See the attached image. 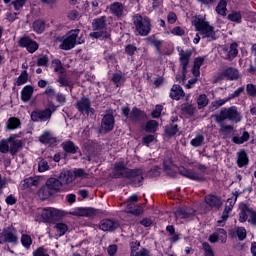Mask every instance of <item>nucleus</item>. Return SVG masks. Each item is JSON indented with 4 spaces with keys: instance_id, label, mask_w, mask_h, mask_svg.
I'll return each mask as SVG.
<instances>
[{
    "instance_id": "nucleus-46",
    "label": "nucleus",
    "mask_w": 256,
    "mask_h": 256,
    "mask_svg": "<svg viewBox=\"0 0 256 256\" xmlns=\"http://www.w3.org/2000/svg\"><path fill=\"white\" fill-rule=\"evenodd\" d=\"M21 125V121L15 117L9 118L7 122V129H17Z\"/></svg>"
},
{
    "instance_id": "nucleus-52",
    "label": "nucleus",
    "mask_w": 256,
    "mask_h": 256,
    "mask_svg": "<svg viewBox=\"0 0 256 256\" xmlns=\"http://www.w3.org/2000/svg\"><path fill=\"white\" fill-rule=\"evenodd\" d=\"M56 229H57V233L60 235V237H62V235H65V233H67V231L69 230V228L67 227V225L65 223H57Z\"/></svg>"
},
{
    "instance_id": "nucleus-59",
    "label": "nucleus",
    "mask_w": 256,
    "mask_h": 256,
    "mask_svg": "<svg viewBox=\"0 0 256 256\" xmlns=\"http://www.w3.org/2000/svg\"><path fill=\"white\" fill-rule=\"evenodd\" d=\"M47 63H49V57L47 56H41L37 59L38 67H45L47 66Z\"/></svg>"
},
{
    "instance_id": "nucleus-2",
    "label": "nucleus",
    "mask_w": 256,
    "mask_h": 256,
    "mask_svg": "<svg viewBox=\"0 0 256 256\" xmlns=\"http://www.w3.org/2000/svg\"><path fill=\"white\" fill-rule=\"evenodd\" d=\"M216 123H224V121H232L233 123H241L243 116L236 106L221 108L219 114L211 116Z\"/></svg>"
},
{
    "instance_id": "nucleus-47",
    "label": "nucleus",
    "mask_w": 256,
    "mask_h": 256,
    "mask_svg": "<svg viewBox=\"0 0 256 256\" xmlns=\"http://www.w3.org/2000/svg\"><path fill=\"white\" fill-rule=\"evenodd\" d=\"M216 236L218 237L219 241L225 243L227 241V231L223 228H218L215 232Z\"/></svg>"
},
{
    "instance_id": "nucleus-11",
    "label": "nucleus",
    "mask_w": 256,
    "mask_h": 256,
    "mask_svg": "<svg viewBox=\"0 0 256 256\" xmlns=\"http://www.w3.org/2000/svg\"><path fill=\"white\" fill-rule=\"evenodd\" d=\"M18 45L20 47H26L29 53H35L39 49V44L27 36L20 38Z\"/></svg>"
},
{
    "instance_id": "nucleus-48",
    "label": "nucleus",
    "mask_w": 256,
    "mask_h": 256,
    "mask_svg": "<svg viewBox=\"0 0 256 256\" xmlns=\"http://www.w3.org/2000/svg\"><path fill=\"white\" fill-rule=\"evenodd\" d=\"M21 243L23 247H25L26 249H29L33 243V240L31 239V236L27 234H23L21 237Z\"/></svg>"
},
{
    "instance_id": "nucleus-34",
    "label": "nucleus",
    "mask_w": 256,
    "mask_h": 256,
    "mask_svg": "<svg viewBox=\"0 0 256 256\" xmlns=\"http://www.w3.org/2000/svg\"><path fill=\"white\" fill-rule=\"evenodd\" d=\"M139 245H140L139 242H136V246H131L132 251L130 256H148L149 255V252L145 248L137 252V250L139 249Z\"/></svg>"
},
{
    "instance_id": "nucleus-40",
    "label": "nucleus",
    "mask_w": 256,
    "mask_h": 256,
    "mask_svg": "<svg viewBox=\"0 0 256 256\" xmlns=\"http://www.w3.org/2000/svg\"><path fill=\"white\" fill-rule=\"evenodd\" d=\"M165 133L169 137H173V135H177V133H179V128H178L177 124H170V125L166 126Z\"/></svg>"
},
{
    "instance_id": "nucleus-8",
    "label": "nucleus",
    "mask_w": 256,
    "mask_h": 256,
    "mask_svg": "<svg viewBox=\"0 0 256 256\" xmlns=\"http://www.w3.org/2000/svg\"><path fill=\"white\" fill-rule=\"evenodd\" d=\"M79 31V29L71 30L63 40L60 48H62L64 51H70V49H73L75 45H77V37H79Z\"/></svg>"
},
{
    "instance_id": "nucleus-21",
    "label": "nucleus",
    "mask_w": 256,
    "mask_h": 256,
    "mask_svg": "<svg viewBox=\"0 0 256 256\" xmlns=\"http://www.w3.org/2000/svg\"><path fill=\"white\" fill-rule=\"evenodd\" d=\"M205 203L209 205L212 209H219L221 205H223V202L221 201V198L219 196L215 195H207L205 197Z\"/></svg>"
},
{
    "instance_id": "nucleus-12",
    "label": "nucleus",
    "mask_w": 256,
    "mask_h": 256,
    "mask_svg": "<svg viewBox=\"0 0 256 256\" xmlns=\"http://www.w3.org/2000/svg\"><path fill=\"white\" fill-rule=\"evenodd\" d=\"M178 171L180 175L187 177V179H191L192 181H205V177H203L202 174L194 172L185 167H180Z\"/></svg>"
},
{
    "instance_id": "nucleus-24",
    "label": "nucleus",
    "mask_w": 256,
    "mask_h": 256,
    "mask_svg": "<svg viewBox=\"0 0 256 256\" xmlns=\"http://www.w3.org/2000/svg\"><path fill=\"white\" fill-rule=\"evenodd\" d=\"M170 97L175 101H179L181 97H185V92L181 86L174 84L170 90Z\"/></svg>"
},
{
    "instance_id": "nucleus-28",
    "label": "nucleus",
    "mask_w": 256,
    "mask_h": 256,
    "mask_svg": "<svg viewBox=\"0 0 256 256\" xmlns=\"http://www.w3.org/2000/svg\"><path fill=\"white\" fill-rule=\"evenodd\" d=\"M31 97H33V86H25L21 92L22 101H24V103H27V101L31 100Z\"/></svg>"
},
{
    "instance_id": "nucleus-20",
    "label": "nucleus",
    "mask_w": 256,
    "mask_h": 256,
    "mask_svg": "<svg viewBox=\"0 0 256 256\" xmlns=\"http://www.w3.org/2000/svg\"><path fill=\"white\" fill-rule=\"evenodd\" d=\"M100 229L102 231H115V229H119V222L110 219H104L100 222Z\"/></svg>"
},
{
    "instance_id": "nucleus-60",
    "label": "nucleus",
    "mask_w": 256,
    "mask_h": 256,
    "mask_svg": "<svg viewBox=\"0 0 256 256\" xmlns=\"http://www.w3.org/2000/svg\"><path fill=\"white\" fill-rule=\"evenodd\" d=\"M131 205L133 204H128V213H131V215H136V216H139L141 215V213H143V209L141 207H137L136 209H131Z\"/></svg>"
},
{
    "instance_id": "nucleus-30",
    "label": "nucleus",
    "mask_w": 256,
    "mask_h": 256,
    "mask_svg": "<svg viewBox=\"0 0 256 256\" xmlns=\"http://www.w3.org/2000/svg\"><path fill=\"white\" fill-rule=\"evenodd\" d=\"M237 155L238 167H245V165L249 164V158L247 157V152H245V150H241L240 152L237 153Z\"/></svg>"
},
{
    "instance_id": "nucleus-64",
    "label": "nucleus",
    "mask_w": 256,
    "mask_h": 256,
    "mask_svg": "<svg viewBox=\"0 0 256 256\" xmlns=\"http://www.w3.org/2000/svg\"><path fill=\"white\" fill-rule=\"evenodd\" d=\"M33 256H49V254L45 252V249L40 247L33 252Z\"/></svg>"
},
{
    "instance_id": "nucleus-26",
    "label": "nucleus",
    "mask_w": 256,
    "mask_h": 256,
    "mask_svg": "<svg viewBox=\"0 0 256 256\" xmlns=\"http://www.w3.org/2000/svg\"><path fill=\"white\" fill-rule=\"evenodd\" d=\"M46 186L53 192L57 193V191H60V189L63 187L59 181V179L56 178H49L46 182Z\"/></svg>"
},
{
    "instance_id": "nucleus-63",
    "label": "nucleus",
    "mask_w": 256,
    "mask_h": 256,
    "mask_svg": "<svg viewBox=\"0 0 256 256\" xmlns=\"http://www.w3.org/2000/svg\"><path fill=\"white\" fill-rule=\"evenodd\" d=\"M173 35H178L179 37H183L185 35V30L179 26H176L172 29Z\"/></svg>"
},
{
    "instance_id": "nucleus-15",
    "label": "nucleus",
    "mask_w": 256,
    "mask_h": 256,
    "mask_svg": "<svg viewBox=\"0 0 256 256\" xmlns=\"http://www.w3.org/2000/svg\"><path fill=\"white\" fill-rule=\"evenodd\" d=\"M176 219H189L195 217V210L189 207L178 208L175 211Z\"/></svg>"
},
{
    "instance_id": "nucleus-53",
    "label": "nucleus",
    "mask_w": 256,
    "mask_h": 256,
    "mask_svg": "<svg viewBox=\"0 0 256 256\" xmlns=\"http://www.w3.org/2000/svg\"><path fill=\"white\" fill-rule=\"evenodd\" d=\"M0 153H9V138L0 142Z\"/></svg>"
},
{
    "instance_id": "nucleus-38",
    "label": "nucleus",
    "mask_w": 256,
    "mask_h": 256,
    "mask_svg": "<svg viewBox=\"0 0 256 256\" xmlns=\"http://www.w3.org/2000/svg\"><path fill=\"white\" fill-rule=\"evenodd\" d=\"M198 109H203V107H207L209 105V98L207 95L201 94L197 98Z\"/></svg>"
},
{
    "instance_id": "nucleus-10",
    "label": "nucleus",
    "mask_w": 256,
    "mask_h": 256,
    "mask_svg": "<svg viewBox=\"0 0 256 256\" xmlns=\"http://www.w3.org/2000/svg\"><path fill=\"white\" fill-rule=\"evenodd\" d=\"M76 109L79 113H85L86 115H95V109L91 107V100L87 97H82L76 103Z\"/></svg>"
},
{
    "instance_id": "nucleus-7",
    "label": "nucleus",
    "mask_w": 256,
    "mask_h": 256,
    "mask_svg": "<svg viewBox=\"0 0 256 256\" xmlns=\"http://www.w3.org/2000/svg\"><path fill=\"white\" fill-rule=\"evenodd\" d=\"M63 217V211L55 208H44L41 212V221L43 223H53Z\"/></svg>"
},
{
    "instance_id": "nucleus-22",
    "label": "nucleus",
    "mask_w": 256,
    "mask_h": 256,
    "mask_svg": "<svg viewBox=\"0 0 256 256\" xmlns=\"http://www.w3.org/2000/svg\"><path fill=\"white\" fill-rule=\"evenodd\" d=\"M125 6L121 2H114L110 5V13L115 17H123Z\"/></svg>"
},
{
    "instance_id": "nucleus-17",
    "label": "nucleus",
    "mask_w": 256,
    "mask_h": 256,
    "mask_svg": "<svg viewBox=\"0 0 256 256\" xmlns=\"http://www.w3.org/2000/svg\"><path fill=\"white\" fill-rule=\"evenodd\" d=\"M237 43H232L229 48H223L224 59L228 61H233L235 57L239 54V50H237Z\"/></svg>"
},
{
    "instance_id": "nucleus-45",
    "label": "nucleus",
    "mask_w": 256,
    "mask_h": 256,
    "mask_svg": "<svg viewBox=\"0 0 256 256\" xmlns=\"http://www.w3.org/2000/svg\"><path fill=\"white\" fill-rule=\"evenodd\" d=\"M205 141L203 134H198L194 139L191 140L190 144L192 147H201Z\"/></svg>"
},
{
    "instance_id": "nucleus-32",
    "label": "nucleus",
    "mask_w": 256,
    "mask_h": 256,
    "mask_svg": "<svg viewBox=\"0 0 256 256\" xmlns=\"http://www.w3.org/2000/svg\"><path fill=\"white\" fill-rule=\"evenodd\" d=\"M230 98H224V99H219L216 101L211 102L210 106H209V111H217V109H219V107H223V105H225V103L229 102Z\"/></svg>"
},
{
    "instance_id": "nucleus-57",
    "label": "nucleus",
    "mask_w": 256,
    "mask_h": 256,
    "mask_svg": "<svg viewBox=\"0 0 256 256\" xmlns=\"http://www.w3.org/2000/svg\"><path fill=\"white\" fill-rule=\"evenodd\" d=\"M202 247H203L205 256H215L213 254V249L211 248V245H209V243L207 242L202 243Z\"/></svg>"
},
{
    "instance_id": "nucleus-42",
    "label": "nucleus",
    "mask_w": 256,
    "mask_h": 256,
    "mask_svg": "<svg viewBox=\"0 0 256 256\" xmlns=\"http://www.w3.org/2000/svg\"><path fill=\"white\" fill-rule=\"evenodd\" d=\"M157 127H159V123L155 120H150L145 126V131H147V133H155V131H157Z\"/></svg>"
},
{
    "instance_id": "nucleus-58",
    "label": "nucleus",
    "mask_w": 256,
    "mask_h": 256,
    "mask_svg": "<svg viewBox=\"0 0 256 256\" xmlns=\"http://www.w3.org/2000/svg\"><path fill=\"white\" fill-rule=\"evenodd\" d=\"M55 73H60V75H63L65 73V68H63V65L61 64L60 60H55Z\"/></svg>"
},
{
    "instance_id": "nucleus-25",
    "label": "nucleus",
    "mask_w": 256,
    "mask_h": 256,
    "mask_svg": "<svg viewBox=\"0 0 256 256\" xmlns=\"http://www.w3.org/2000/svg\"><path fill=\"white\" fill-rule=\"evenodd\" d=\"M182 115H189V117H193L195 115V111H197V107L194 104L189 102L183 103L181 105Z\"/></svg>"
},
{
    "instance_id": "nucleus-55",
    "label": "nucleus",
    "mask_w": 256,
    "mask_h": 256,
    "mask_svg": "<svg viewBox=\"0 0 256 256\" xmlns=\"http://www.w3.org/2000/svg\"><path fill=\"white\" fill-rule=\"evenodd\" d=\"M25 3H27V0H15L12 2V5L15 11H20L25 6Z\"/></svg>"
},
{
    "instance_id": "nucleus-18",
    "label": "nucleus",
    "mask_w": 256,
    "mask_h": 256,
    "mask_svg": "<svg viewBox=\"0 0 256 256\" xmlns=\"http://www.w3.org/2000/svg\"><path fill=\"white\" fill-rule=\"evenodd\" d=\"M23 148V141L15 139V137H9V153L15 155L19 153L20 149Z\"/></svg>"
},
{
    "instance_id": "nucleus-61",
    "label": "nucleus",
    "mask_w": 256,
    "mask_h": 256,
    "mask_svg": "<svg viewBox=\"0 0 256 256\" xmlns=\"http://www.w3.org/2000/svg\"><path fill=\"white\" fill-rule=\"evenodd\" d=\"M161 111H163L162 105H156L155 109L152 112V117L154 119H158V117H161Z\"/></svg>"
},
{
    "instance_id": "nucleus-5",
    "label": "nucleus",
    "mask_w": 256,
    "mask_h": 256,
    "mask_svg": "<svg viewBox=\"0 0 256 256\" xmlns=\"http://www.w3.org/2000/svg\"><path fill=\"white\" fill-rule=\"evenodd\" d=\"M194 26L196 31H199L200 35L212 39L215 41V28L205 21V18L198 17L194 20Z\"/></svg>"
},
{
    "instance_id": "nucleus-49",
    "label": "nucleus",
    "mask_w": 256,
    "mask_h": 256,
    "mask_svg": "<svg viewBox=\"0 0 256 256\" xmlns=\"http://www.w3.org/2000/svg\"><path fill=\"white\" fill-rule=\"evenodd\" d=\"M38 171L39 173H45V171H49V163L47 162V160L41 158L38 163Z\"/></svg>"
},
{
    "instance_id": "nucleus-35",
    "label": "nucleus",
    "mask_w": 256,
    "mask_h": 256,
    "mask_svg": "<svg viewBox=\"0 0 256 256\" xmlns=\"http://www.w3.org/2000/svg\"><path fill=\"white\" fill-rule=\"evenodd\" d=\"M63 149L66 153H72L74 155L75 153H77L79 147L75 146V143H73V141H67L63 144Z\"/></svg>"
},
{
    "instance_id": "nucleus-51",
    "label": "nucleus",
    "mask_w": 256,
    "mask_h": 256,
    "mask_svg": "<svg viewBox=\"0 0 256 256\" xmlns=\"http://www.w3.org/2000/svg\"><path fill=\"white\" fill-rule=\"evenodd\" d=\"M236 235L239 241H245V239H247V230H245L244 227H238L236 229Z\"/></svg>"
},
{
    "instance_id": "nucleus-43",
    "label": "nucleus",
    "mask_w": 256,
    "mask_h": 256,
    "mask_svg": "<svg viewBox=\"0 0 256 256\" xmlns=\"http://www.w3.org/2000/svg\"><path fill=\"white\" fill-rule=\"evenodd\" d=\"M29 79V74H27V71L24 70L21 72L20 76L16 80L17 87H20V85H25Z\"/></svg>"
},
{
    "instance_id": "nucleus-3",
    "label": "nucleus",
    "mask_w": 256,
    "mask_h": 256,
    "mask_svg": "<svg viewBox=\"0 0 256 256\" xmlns=\"http://www.w3.org/2000/svg\"><path fill=\"white\" fill-rule=\"evenodd\" d=\"M106 27L107 21L105 16L95 19L92 23L94 32L90 33V37H94V39H109V37H111V32L108 31Z\"/></svg>"
},
{
    "instance_id": "nucleus-9",
    "label": "nucleus",
    "mask_w": 256,
    "mask_h": 256,
    "mask_svg": "<svg viewBox=\"0 0 256 256\" xmlns=\"http://www.w3.org/2000/svg\"><path fill=\"white\" fill-rule=\"evenodd\" d=\"M115 128V116L108 113L105 114L101 120L100 133H111Z\"/></svg>"
},
{
    "instance_id": "nucleus-1",
    "label": "nucleus",
    "mask_w": 256,
    "mask_h": 256,
    "mask_svg": "<svg viewBox=\"0 0 256 256\" xmlns=\"http://www.w3.org/2000/svg\"><path fill=\"white\" fill-rule=\"evenodd\" d=\"M112 173L115 179H129L136 187L143 183V170L129 169L124 162L116 163Z\"/></svg>"
},
{
    "instance_id": "nucleus-54",
    "label": "nucleus",
    "mask_w": 256,
    "mask_h": 256,
    "mask_svg": "<svg viewBox=\"0 0 256 256\" xmlns=\"http://www.w3.org/2000/svg\"><path fill=\"white\" fill-rule=\"evenodd\" d=\"M228 19L230 21H234V23H241V13L239 12H232L228 15Z\"/></svg>"
},
{
    "instance_id": "nucleus-4",
    "label": "nucleus",
    "mask_w": 256,
    "mask_h": 256,
    "mask_svg": "<svg viewBox=\"0 0 256 256\" xmlns=\"http://www.w3.org/2000/svg\"><path fill=\"white\" fill-rule=\"evenodd\" d=\"M133 23L136 33L141 37H147L151 33V20L149 18L136 14L133 16Z\"/></svg>"
},
{
    "instance_id": "nucleus-33",
    "label": "nucleus",
    "mask_w": 256,
    "mask_h": 256,
    "mask_svg": "<svg viewBox=\"0 0 256 256\" xmlns=\"http://www.w3.org/2000/svg\"><path fill=\"white\" fill-rule=\"evenodd\" d=\"M53 195V192L45 185L38 191V197L42 201L49 199Z\"/></svg>"
},
{
    "instance_id": "nucleus-13",
    "label": "nucleus",
    "mask_w": 256,
    "mask_h": 256,
    "mask_svg": "<svg viewBox=\"0 0 256 256\" xmlns=\"http://www.w3.org/2000/svg\"><path fill=\"white\" fill-rule=\"evenodd\" d=\"M178 51L180 65L182 66L184 73H187V66L189 65V61L191 60V55H193V52L191 50L185 51L183 49H178Z\"/></svg>"
},
{
    "instance_id": "nucleus-37",
    "label": "nucleus",
    "mask_w": 256,
    "mask_h": 256,
    "mask_svg": "<svg viewBox=\"0 0 256 256\" xmlns=\"http://www.w3.org/2000/svg\"><path fill=\"white\" fill-rule=\"evenodd\" d=\"M220 125L219 133L222 135H229L233 133V126L232 125H226L225 123L221 122L218 123Z\"/></svg>"
},
{
    "instance_id": "nucleus-16",
    "label": "nucleus",
    "mask_w": 256,
    "mask_h": 256,
    "mask_svg": "<svg viewBox=\"0 0 256 256\" xmlns=\"http://www.w3.org/2000/svg\"><path fill=\"white\" fill-rule=\"evenodd\" d=\"M40 143L43 145H49L50 147L57 144V137L53 136V133L44 131L39 137Z\"/></svg>"
},
{
    "instance_id": "nucleus-56",
    "label": "nucleus",
    "mask_w": 256,
    "mask_h": 256,
    "mask_svg": "<svg viewBox=\"0 0 256 256\" xmlns=\"http://www.w3.org/2000/svg\"><path fill=\"white\" fill-rule=\"evenodd\" d=\"M246 92L249 97H256V86L253 84H247Z\"/></svg>"
},
{
    "instance_id": "nucleus-44",
    "label": "nucleus",
    "mask_w": 256,
    "mask_h": 256,
    "mask_svg": "<svg viewBox=\"0 0 256 256\" xmlns=\"http://www.w3.org/2000/svg\"><path fill=\"white\" fill-rule=\"evenodd\" d=\"M249 137H250L249 132L244 131L241 137L234 136L233 141L237 145H241V144L245 143L246 141H249Z\"/></svg>"
},
{
    "instance_id": "nucleus-31",
    "label": "nucleus",
    "mask_w": 256,
    "mask_h": 256,
    "mask_svg": "<svg viewBox=\"0 0 256 256\" xmlns=\"http://www.w3.org/2000/svg\"><path fill=\"white\" fill-rule=\"evenodd\" d=\"M227 203H229V205L225 206L224 211L222 213L223 221H227V219H229V213H231V211H233V206L235 205V200L228 199Z\"/></svg>"
},
{
    "instance_id": "nucleus-19",
    "label": "nucleus",
    "mask_w": 256,
    "mask_h": 256,
    "mask_svg": "<svg viewBox=\"0 0 256 256\" xmlns=\"http://www.w3.org/2000/svg\"><path fill=\"white\" fill-rule=\"evenodd\" d=\"M221 76L229 81H237L239 79V70L235 67H228L222 72Z\"/></svg>"
},
{
    "instance_id": "nucleus-6",
    "label": "nucleus",
    "mask_w": 256,
    "mask_h": 256,
    "mask_svg": "<svg viewBox=\"0 0 256 256\" xmlns=\"http://www.w3.org/2000/svg\"><path fill=\"white\" fill-rule=\"evenodd\" d=\"M57 111V106L53 105V103L49 104V108L44 110H34L31 113V120L34 123L41 121L42 123L45 121H49L51 119V115Z\"/></svg>"
},
{
    "instance_id": "nucleus-41",
    "label": "nucleus",
    "mask_w": 256,
    "mask_h": 256,
    "mask_svg": "<svg viewBox=\"0 0 256 256\" xmlns=\"http://www.w3.org/2000/svg\"><path fill=\"white\" fill-rule=\"evenodd\" d=\"M33 29L35 33H43L45 31V21L36 20L33 22Z\"/></svg>"
},
{
    "instance_id": "nucleus-39",
    "label": "nucleus",
    "mask_w": 256,
    "mask_h": 256,
    "mask_svg": "<svg viewBox=\"0 0 256 256\" xmlns=\"http://www.w3.org/2000/svg\"><path fill=\"white\" fill-rule=\"evenodd\" d=\"M74 179H87L89 177V173L85 172L83 168H78L73 171Z\"/></svg>"
},
{
    "instance_id": "nucleus-50",
    "label": "nucleus",
    "mask_w": 256,
    "mask_h": 256,
    "mask_svg": "<svg viewBox=\"0 0 256 256\" xmlns=\"http://www.w3.org/2000/svg\"><path fill=\"white\" fill-rule=\"evenodd\" d=\"M58 83H60L61 87H69V85H71V81L67 78L65 73L59 75Z\"/></svg>"
},
{
    "instance_id": "nucleus-62",
    "label": "nucleus",
    "mask_w": 256,
    "mask_h": 256,
    "mask_svg": "<svg viewBox=\"0 0 256 256\" xmlns=\"http://www.w3.org/2000/svg\"><path fill=\"white\" fill-rule=\"evenodd\" d=\"M155 141V136L153 135H146L142 138L143 145L149 146L150 143H153Z\"/></svg>"
},
{
    "instance_id": "nucleus-23",
    "label": "nucleus",
    "mask_w": 256,
    "mask_h": 256,
    "mask_svg": "<svg viewBox=\"0 0 256 256\" xmlns=\"http://www.w3.org/2000/svg\"><path fill=\"white\" fill-rule=\"evenodd\" d=\"M73 172L71 171H62L58 177L61 185H69V183H73L74 181Z\"/></svg>"
},
{
    "instance_id": "nucleus-27",
    "label": "nucleus",
    "mask_w": 256,
    "mask_h": 256,
    "mask_svg": "<svg viewBox=\"0 0 256 256\" xmlns=\"http://www.w3.org/2000/svg\"><path fill=\"white\" fill-rule=\"evenodd\" d=\"M130 121H133L134 123H137V121H141V119H145V113L143 111L133 108L130 112L129 116Z\"/></svg>"
},
{
    "instance_id": "nucleus-29",
    "label": "nucleus",
    "mask_w": 256,
    "mask_h": 256,
    "mask_svg": "<svg viewBox=\"0 0 256 256\" xmlns=\"http://www.w3.org/2000/svg\"><path fill=\"white\" fill-rule=\"evenodd\" d=\"M253 210L251 208H249V206L247 205H243L241 207V211L239 214V222L240 223H245V221H247V217H251V212Z\"/></svg>"
},
{
    "instance_id": "nucleus-14",
    "label": "nucleus",
    "mask_w": 256,
    "mask_h": 256,
    "mask_svg": "<svg viewBox=\"0 0 256 256\" xmlns=\"http://www.w3.org/2000/svg\"><path fill=\"white\" fill-rule=\"evenodd\" d=\"M16 241L17 236L9 228L0 232V245L4 243H15Z\"/></svg>"
},
{
    "instance_id": "nucleus-36",
    "label": "nucleus",
    "mask_w": 256,
    "mask_h": 256,
    "mask_svg": "<svg viewBox=\"0 0 256 256\" xmlns=\"http://www.w3.org/2000/svg\"><path fill=\"white\" fill-rule=\"evenodd\" d=\"M216 12L218 13V15H222L223 17H225V15H227V1L220 0L216 7Z\"/></svg>"
}]
</instances>
